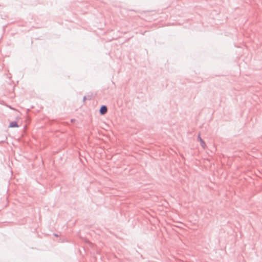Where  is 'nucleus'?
Returning a JSON list of instances; mask_svg holds the SVG:
<instances>
[{"mask_svg": "<svg viewBox=\"0 0 262 262\" xmlns=\"http://www.w3.org/2000/svg\"><path fill=\"white\" fill-rule=\"evenodd\" d=\"M107 110V109L106 106L103 105L101 107L100 110V112L101 114L104 115L106 113Z\"/></svg>", "mask_w": 262, "mask_h": 262, "instance_id": "nucleus-1", "label": "nucleus"}, {"mask_svg": "<svg viewBox=\"0 0 262 262\" xmlns=\"http://www.w3.org/2000/svg\"><path fill=\"white\" fill-rule=\"evenodd\" d=\"M18 127L16 122H12L9 125V127Z\"/></svg>", "mask_w": 262, "mask_h": 262, "instance_id": "nucleus-2", "label": "nucleus"}, {"mask_svg": "<svg viewBox=\"0 0 262 262\" xmlns=\"http://www.w3.org/2000/svg\"><path fill=\"white\" fill-rule=\"evenodd\" d=\"M199 138L200 139V141L201 142L202 146L204 148L205 146V142H204V141L200 137H199Z\"/></svg>", "mask_w": 262, "mask_h": 262, "instance_id": "nucleus-3", "label": "nucleus"}]
</instances>
